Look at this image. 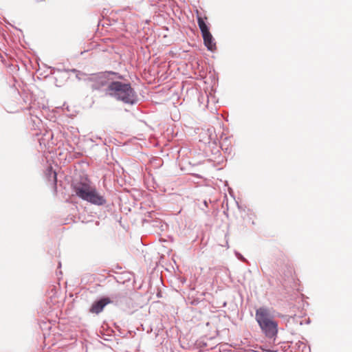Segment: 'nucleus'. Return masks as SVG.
I'll return each mask as SVG.
<instances>
[{
	"label": "nucleus",
	"instance_id": "2",
	"mask_svg": "<svg viewBox=\"0 0 352 352\" xmlns=\"http://www.w3.org/2000/svg\"><path fill=\"white\" fill-rule=\"evenodd\" d=\"M255 318L260 328L268 338H273L278 333V323L274 320L270 310L260 307L256 311Z\"/></svg>",
	"mask_w": 352,
	"mask_h": 352
},
{
	"label": "nucleus",
	"instance_id": "4",
	"mask_svg": "<svg viewBox=\"0 0 352 352\" xmlns=\"http://www.w3.org/2000/svg\"><path fill=\"white\" fill-rule=\"evenodd\" d=\"M196 12L198 25L201 32L204 44L209 50L214 51L216 50V44L205 22V20H207V17H203L198 10Z\"/></svg>",
	"mask_w": 352,
	"mask_h": 352
},
{
	"label": "nucleus",
	"instance_id": "1",
	"mask_svg": "<svg viewBox=\"0 0 352 352\" xmlns=\"http://www.w3.org/2000/svg\"><path fill=\"white\" fill-rule=\"evenodd\" d=\"M72 188L76 196L93 204L100 206L106 202L104 198L98 192L87 179L74 182Z\"/></svg>",
	"mask_w": 352,
	"mask_h": 352
},
{
	"label": "nucleus",
	"instance_id": "5",
	"mask_svg": "<svg viewBox=\"0 0 352 352\" xmlns=\"http://www.w3.org/2000/svg\"><path fill=\"white\" fill-rule=\"evenodd\" d=\"M111 302V301L110 300L109 298H103L100 299V300L96 301L94 303H93L91 307L90 308V312L98 314L103 310L104 307L107 305H108Z\"/></svg>",
	"mask_w": 352,
	"mask_h": 352
},
{
	"label": "nucleus",
	"instance_id": "3",
	"mask_svg": "<svg viewBox=\"0 0 352 352\" xmlns=\"http://www.w3.org/2000/svg\"><path fill=\"white\" fill-rule=\"evenodd\" d=\"M107 92L110 96L125 103L132 104L135 100L134 91L129 84L113 82L109 85Z\"/></svg>",
	"mask_w": 352,
	"mask_h": 352
}]
</instances>
